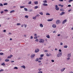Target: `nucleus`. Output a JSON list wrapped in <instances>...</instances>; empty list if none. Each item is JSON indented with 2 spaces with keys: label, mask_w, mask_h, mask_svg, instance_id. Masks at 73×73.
I'll return each mask as SVG.
<instances>
[{
  "label": "nucleus",
  "mask_w": 73,
  "mask_h": 73,
  "mask_svg": "<svg viewBox=\"0 0 73 73\" xmlns=\"http://www.w3.org/2000/svg\"><path fill=\"white\" fill-rule=\"evenodd\" d=\"M39 42H40V43H43V42H44V39H40L39 41Z\"/></svg>",
  "instance_id": "obj_1"
},
{
  "label": "nucleus",
  "mask_w": 73,
  "mask_h": 73,
  "mask_svg": "<svg viewBox=\"0 0 73 73\" xmlns=\"http://www.w3.org/2000/svg\"><path fill=\"white\" fill-rule=\"evenodd\" d=\"M61 56H62V53H61L60 54H58L57 55V57H60Z\"/></svg>",
  "instance_id": "obj_2"
},
{
  "label": "nucleus",
  "mask_w": 73,
  "mask_h": 73,
  "mask_svg": "<svg viewBox=\"0 0 73 73\" xmlns=\"http://www.w3.org/2000/svg\"><path fill=\"white\" fill-rule=\"evenodd\" d=\"M55 9L56 10H57V11H58V10H59V7H58V6L57 5H55Z\"/></svg>",
  "instance_id": "obj_3"
},
{
  "label": "nucleus",
  "mask_w": 73,
  "mask_h": 73,
  "mask_svg": "<svg viewBox=\"0 0 73 73\" xmlns=\"http://www.w3.org/2000/svg\"><path fill=\"white\" fill-rule=\"evenodd\" d=\"M39 50H39V49L37 48L35 49V53H37V52H39Z\"/></svg>",
  "instance_id": "obj_4"
},
{
  "label": "nucleus",
  "mask_w": 73,
  "mask_h": 73,
  "mask_svg": "<svg viewBox=\"0 0 73 73\" xmlns=\"http://www.w3.org/2000/svg\"><path fill=\"white\" fill-rule=\"evenodd\" d=\"M60 21L59 20H57L56 22V23L57 24H59V23H60Z\"/></svg>",
  "instance_id": "obj_5"
},
{
  "label": "nucleus",
  "mask_w": 73,
  "mask_h": 73,
  "mask_svg": "<svg viewBox=\"0 0 73 73\" xmlns=\"http://www.w3.org/2000/svg\"><path fill=\"white\" fill-rule=\"evenodd\" d=\"M66 21H67V19H65L63 21L62 23V24H65L66 23Z\"/></svg>",
  "instance_id": "obj_6"
},
{
  "label": "nucleus",
  "mask_w": 73,
  "mask_h": 73,
  "mask_svg": "<svg viewBox=\"0 0 73 73\" xmlns=\"http://www.w3.org/2000/svg\"><path fill=\"white\" fill-rule=\"evenodd\" d=\"M31 58H33V57H35V54H32L31 55Z\"/></svg>",
  "instance_id": "obj_7"
},
{
  "label": "nucleus",
  "mask_w": 73,
  "mask_h": 73,
  "mask_svg": "<svg viewBox=\"0 0 73 73\" xmlns=\"http://www.w3.org/2000/svg\"><path fill=\"white\" fill-rule=\"evenodd\" d=\"M52 27H53V28H56V25L55 24H53L52 26Z\"/></svg>",
  "instance_id": "obj_8"
},
{
  "label": "nucleus",
  "mask_w": 73,
  "mask_h": 73,
  "mask_svg": "<svg viewBox=\"0 0 73 73\" xmlns=\"http://www.w3.org/2000/svg\"><path fill=\"white\" fill-rule=\"evenodd\" d=\"M65 13L64 12H62L60 13V15L61 16H62V15H64Z\"/></svg>",
  "instance_id": "obj_9"
},
{
  "label": "nucleus",
  "mask_w": 73,
  "mask_h": 73,
  "mask_svg": "<svg viewBox=\"0 0 73 73\" xmlns=\"http://www.w3.org/2000/svg\"><path fill=\"white\" fill-rule=\"evenodd\" d=\"M60 11H62V12H64L65 11V10H64V9H61L60 10Z\"/></svg>",
  "instance_id": "obj_10"
},
{
  "label": "nucleus",
  "mask_w": 73,
  "mask_h": 73,
  "mask_svg": "<svg viewBox=\"0 0 73 73\" xmlns=\"http://www.w3.org/2000/svg\"><path fill=\"white\" fill-rule=\"evenodd\" d=\"M43 5H44V6H48V4L46 3H44V4H42Z\"/></svg>",
  "instance_id": "obj_11"
},
{
  "label": "nucleus",
  "mask_w": 73,
  "mask_h": 73,
  "mask_svg": "<svg viewBox=\"0 0 73 73\" xmlns=\"http://www.w3.org/2000/svg\"><path fill=\"white\" fill-rule=\"evenodd\" d=\"M21 68H24V69H25V66L24 65H23L22 66H21Z\"/></svg>",
  "instance_id": "obj_12"
},
{
  "label": "nucleus",
  "mask_w": 73,
  "mask_h": 73,
  "mask_svg": "<svg viewBox=\"0 0 73 73\" xmlns=\"http://www.w3.org/2000/svg\"><path fill=\"white\" fill-rule=\"evenodd\" d=\"M48 21H53V19H48L47 20Z\"/></svg>",
  "instance_id": "obj_13"
},
{
  "label": "nucleus",
  "mask_w": 73,
  "mask_h": 73,
  "mask_svg": "<svg viewBox=\"0 0 73 73\" xmlns=\"http://www.w3.org/2000/svg\"><path fill=\"white\" fill-rule=\"evenodd\" d=\"M71 56V53L69 54H68V57H70Z\"/></svg>",
  "instance_id": "obj_14"
},
{
  "label": "nucleus",
  "mask_w": 73,
  "mask_h": 73,
  "mask_svg": "<svg viewBox=\"0 0 73 73\" xmlns=\"http://www.w3.org/2000/svg\"><path fill=\"white\" fill-rule=\"evenodd\" d=\"M65 69V68H63L62 69V70H61V72H64V71Z\"/></svg>",
  "instance_id": "obj_15"
},
{
  "label": "nucleus",
  "mask_w": 73,
  "mask_h": 73,
  "mask_svg": "<svg viewBox=\"0 0 73 73\" xmlns=\"http://www.w3.org/2000/svg\"><path fill=\"white\" fill-rule=\"evenodd\" d=\"M35 4H38V1H36L34 2Z\"/></svg>",
  "instance_id": "obj_16"
},
{
  "label": "nucleus",
  "mask_w": 73,
  "mask_h": 73,
  "mask_svg": "<svg viewBox=\"0 0 73 73\" xmlns=\"http://www.w3.org/2000/svg\"><path fill=\"white\" fill-rule=\"evenodd\" d=\"M46 37H47V38H50V36H49V35H47L46 36Z\"/></svg>",
  "instance_id": "obj_17"
},
{
  "label": "nucleus",
  "mask_w": 73,
  "mask_h": 73,
  "mask_svg": "<svg viewBox=\"0 0 73 73\" xmlns=\"http://www.w3.org/2000/svg\"><path fill=\"white\" fill-rule=\"evenodd\" d=\"M1 65H3V66H5V64L4 63V62H3V63L1 64Z\"/></svg>",
  "instance_id": "obj_18"
},
{
  "label": "nucleus",
  "mask_w": 73,
  "mask_h": 73,
  "mask_svg": "<svg viewBox=\"0 0 73 73\" xmlns=\"http://www.w3.org/2000/svg\"><path fill=\"white\" fill-rule=\"evenodd\" d=\"M8 3H5L3 4V5H7Z\"/></svg>",
  "instance_id": "obj_19"
},
{
  "label": "nucleus",
  "mask_w": 73,
  "mask_h": 73,
  "mask_svg": "<svg viewBox=\"0 0 73 73\" xmlns=\"http://www.w3.org/2000/svg\"><path fill=\"white\" fill-rule=\"evenodd\" d=\"M39 14H40V15H43V13H42V12H40L39 13Z\"/></svg>",
  "instance_id": "obj_20"
},
{
  "label": "nucleus",
  "mask_w": 73,
  "mask_h": 73,
  "mask_svg": "<svg viewBox=\"0 0 73 73\" xmlns=\"http://www.w3.org/2000/svg\"><path fill=\"white\" fill-rule=\"evenodd\" d=\"M40 27H43V25L42 24H40Z\"/></svg>",
  "instance_id": "obj_21"
},
{
  "label": "nucleus",
  "mask_w": 73,
  "mask_h": 73,
  "mask_svg": "<svg viewBox=\"0 0 73 73\" xmlns=\"http://www.w3.org/2000/svg\"><path fill=\"white\" fill-rule=\"evenodd\" d=\"M0 6L3 7V5L1 3H0Z\"/></svg>",
  "instance_id": "obj_22"
},
{
  "label": "nucleus",
  "mask_w": 73,
  "mask_h": 73,
  "mask_svg": "<svg viewBox=\"0 0 73 73\" xmlns=\"http://www.w3.org/2000/svg\"><path fill=\"white\" fill-rule=\"evenodd\" d=\"M24 9H25V11H28V9L26 8H24Z\"/></svg>",
  "instance_id": "obj_23"
},
{
  "label": "nucleus",
  "mask_w": 73,
  "mask_h": 73,
  "mask_svg": "<svg viewBox=\"0 0 73 73\" xmlns=\"http://www.w3.org/2000/svg\"><path fill=\"white\" fill-rule=\"evenodd\" d=\"M13 12H15V10H12L10 11V13H13Z\"/></svg>",
  "instance_id": "obj_24"
},
{
  "label": "nucleus",
  "mask_w": 73,
  "mask_h": 73,
  "mask_svg": "<svg viewBox=\"0 0 73 73\" xmlns=\"http://www.w3.org/2000/svg\"><path fill=\"white\" fill-rule=\"evenodd\" d=\"M5 61L6 62H7L8 61H9V59H5Z\"/></svg>",
  "instance_id": "obj_25"
},
{
  "label": "nucleus",
  "mask_w": 73,
  "mask_h": 73,
  "mask_svg": "<svg viewBox=\"0 0 73 73\" xmlns=\"http://www.w3.org/2000/svg\"><path fill=\"white\" fill-rule=\"evenodd\" d=\"M64 47L65 48H68V46L67 45L65 46H64Z\"/></svg>",
  "instance_id": "obj_26"
},
{
  "label": "nucleus",
  "mask_w": 73,
  "mask_h": 73,
  "mask_svg": "<svg viewBox=\"0 0 73 73\" xmlns=\"http://www.w3.org/2000/svg\"><path fill=\"white\" fill-rule=\"evenodd\" d=\"M46 15H48V16H49L50 15V14H49V13H47L46 14Z\"/></svg>",
  "instance_id": "obj_27"
},
{
  "label": "nucleus",
  "mask_w": 73,
  "mask_h": 73,
  "mask_svg": "<svg viewBox=\"0 0 73 73\" xmlns=\"http://www.w3.org/2000/svg\"><path fill=\"white\" fill-rule=\"evenodd\" d=\"M37 17V16H36L35 17H33V19H36V17Z\"/></svg>",
  "instance_id": "obj_28"
},
{
  "label": "nucleus",
  "mask_w": 73,
  "mask_h": 73,
  "mask_svg": "<svg viewBox=\"0 0 73 73\" xmlns=\"http://www.w3.org/2000/svg\"><path fill=\"white\" fill-rule=\"evenodd\" d=\"M39 60V59L38 58H37L36 59V60H35L36 61H38Z\"/></svg>",
  "instance_id": "obj_29"
},
{
  "label": "nucleus",
  "mask_w": 73,
  "mask_h": 73,
  "mask_svg": "<svg viewBox=\"0 0 73 73\" xmlns=\"http://www.w3.org/2000/svg\"><path fill=\"white\" fill-rule=\"evenodd\" d=\"M46 56H49V54H48V53H46Z\"/></svg>",
  "instance_id": "obj_30"
},
{
  "label": "nucleus",
  "mask_w": 73,
  "mask_h": 73,
  "mask_svg": "<svg viewBox=\"0 0 73 73\" xmlns=\"http://www.w3.org/2000/svg\"><path fill=\"white\" fill-rule=\"evenodd\" d=\"M24 7H25V6H20V8H24Z\"/></svg>",
  "instance_id": "obj_31"
},
{
  "label": "nucleus",
  "mask_w": 73,
  "mask_h": 73,
  "mask_svg": "<svg viewBox=\"0 0 73 73\" xmlns=\"http://www.w3.org/2000/svg\"><path fill=\"white\" fill-rule=\"evenodd\" d=\"M38 8V6H36L35 7V9H37V8Z\"/></svg>",
  "instance_id": "obj_32"
},
{
  "label": "nucleus",
  "mask_w": 73,
  "mask_h": 73,
  "mask_svg": "<svg viewBox=\"0 0 73 73\" xmlns=\"http://www.w3.org/2000/svg\"><path fill=\"white\" fill-rule=\"evenodd\" d=\"M4 54V53L2 52H1L0 53V55H3Z\"/></svg>",
  "instance_id": "obj_33"
},
{
  "label": "nucleus",
  "mask_w": 73,
  "mask_h": 73,
  "mask_svg": "<svg viewBox=\"0 0 73 73\" xmlns=\"http://www.w3.org/2000/svg\"><path fill=\"white\" fill-rule=\"evenodd\" d=\"M28 3L29 4H31V3H32V1H29Z\"/></svg>",
  "instance_id": "obj_34"
},
{
  "label": "nucleus",
  "mask_w": 73,
  "mask_h": 73,
  "mask_svg": "<svg viewBox=\"0 0 73 73\" xmlns=\"http://www.w3.org/2000/svg\"><path fill=\"white\" fill-rule=\"evenodd\" d=\"M14 69H18V68L17 67H15L14 68Z\"/></svg>",
  "instance_id": "obj_35"
},
{
  "label": "nucleus",
  "mask_w": 73,
  "mask_h": 73,
  "mask_svg": "<svg viewBox=\"0 0 73 73\" xmlns=\"http://www.w3.org/2000/svg\"><path fill=\"white\" fill-rule=\"evenodd\" d=\"M43 3H47V1H46V0H45L44 1H43Z\"/></svg>",
  "instance_id": "obj_36"
},
{
  "label": "nucleus",
  "mask_w": 73,
  "mask_h": 73,
  "mask_svg": "<svg viewBox=\"0 0 73 73\" xmlns=\"http://www.w3.org/2000/svg\"><path fill=\"white\" fill-rule=\"evenodd\" d=\"M66 59H67L68 60H69L70 59V57H68V58H66Z\"/></svg>",
  "instance_id": "obj_37"
},
{
  "label": "nucleus",
  "mask_w": 73,
  "mask_h": 73,
  "mask_svg": "<svg viewBox=\"0 0 73 73\" xmlns=\"http://www.w3.org/2000/svg\"><path fill=\"white\" fill-rule=\"evenodd\" d=\"M43 56H44V55L43 54H41L40 55V57H42Z\"/></svg>",
  "instance_id": "obj_38"
},
{
  "label": "nucleus",
  "mask_w": 73,
  "mask_h": 73,
  "mask_svg": "<svg viewBox=\"0 0 73 73\" xmlns=\"http://www.w3.org/2000/svg\"><path fill=\"white\" fill-rule=\"evenodd\" d=\"M17 25H21V24L20 23H17Z\"/></svg>",
  "instance_id": "obj_39"
},
{
  "label": "nucleus",
  "mask_w": 73,
  "mask_h": 73,
  "mask_svg": "<svg viewBox=\"0 0 73 73\" xmlns=\"http://www.w3.org/2000/svg\"><path fill=\"white\" fill-rule=\"evenodd\" d=\"M25 17L28 18V16L27 15H26L25 16Z\"/></svg>",
  "instance_id": "obj_40"
},
{
  "label": "nucleus",
  "mask_w": 73,
  "mask_h": 73,
  "mask_svg": "<svg viewBox=\"0 0 73 73\" xmlns=\"http://www.w3.org/2000/svg\"><path fill=\"white\" fill-rule=\"evenodd\" d=\"M11 58V57L9 56L7 57V59H9V58Z\"/></svg>",
  "instance_id": "obj_41"
},
{
  "label": "nucleus",
  "mask_w": 73,
  "mask_h": 73,
  "mask_svg": "<svg viewBox=\"0 0 73 73\" xmlns=\"http://www.w3.org/2000/svg\"><path fill=\"white\" fill-rule=\"evenodd\" d=\"M25 25V28H27V25Z\"/></svg>",
  "instance_id": "obj_42"
},
{
  "label": "nucleus",
  "mask_w": 73,
  "mask_h": 73,
  "mask_svg": "<svg viewBox=\"0 0 73 73\" xmlns=\"http://www.w3.org/2000/svg\"><path fill=\"white\" fill-rule=\"evenodd\" d=\"M34 35L35 37H37V34H35Z\"/></svg>",
  "instance_id": "obj_43"
},
{
  "label": "nucleus",
  "mask_w": 73,
  "mask_h": 73,
  "mask_svg": "<svg viewBox=\"0 0 73 73\" xmlns=\"http://www.w3.org/2000/svg\"><path fill=\"white\" fill-rule=\"evenodd\" d=\"M1 14H2V13H4V11H1Z\"/></svg>",
  "instance_id": "obj_44"
},
{
  "label": "nucleus",
  "mask_w": 73,
  "mask_h": 73,
  "mask_svg": "<svg viewBox=\"0 0 73 73\" xmlns=\"http://www.w3.org/2000/svg\"><path fill=\"white\" fill-rule=\"evenodd\" d=\"M33 11V9H31L29 10V12H32Z\"/></svg>",
  "instance_id": "obj_45"
},
{
  "label": "nucleus",
  "mask_w": 73,
  "mask_h": 73,
  "mask_svg": "<svg viewBox=\"0 0 73 73\" xmlns=\"http://www.w3.org/2000/svg\"><path fill=\"white\" fill-rule=\"evenodd\" d=\"M40 15L39 14L38 15H36V17H38V16H40Z\"/></svg>",
  "instance_id": "obj_46"
},
{
  "label": "nucleus",
  "mask_w": 73,
  "mask_h": 73,
  "mask_svg": "<svg viewBox=\"0 0 73 73\" xmlns=\"http://www.w3.org/2000/svg\"><path fill=\"white\" fill-rule=\"evenodd\" d=\"M39 60H42L43 58L42 57L39 58Z\"/></svg>",
  "instance_id": "obj_47"
},
{
  "label": "nucleus",
  "mask_w": 73,
  "mask_h": 73,
  "mask_svg": "<svg viewBox=\"0 0 73 73\" xmlns=\"http://www.w3.org/2000/svg\"><path fill=\"white\" fill-rule=\"evenodd\" d=\"M31 39H33V36H31L30 37Z\"/></svg>",
  "instance_id": "obj_48"
},
{
  "label": "nucleus",
  "mask_w": 73,
  "mask_h": 73,
  "mask_svg": "<svg viewBox=\"0 0 73 73\" xmlns=\"http://www.w3.org/2000/svg\"><path fill=\"white\" fill-rule=\"evenodd\" d=\"M4 11H5V12H7V11H8V10H7V9L5 10H4Z\"/></svg>",
  "instance_id": "obj_49"
},
{
  "label": "nucleus",
  "mask_w": 73,
  "mask_h": 73,
  "mask_svg": "<svg viewBox=\"0 0 73 73\" xmlns=\"http://www.w3.org/2000/svg\"><path fill=\"white\" fill-rule=\"evenodd\" d=\"M73 1V0H69V1H68V2L69 3H70V1Z\"/></svg>",
  "instance_id": "obj_50"
},
{
  "label": "nucleus",
  "mask_w": 73,
  "mask_h": 73,
  "mask_svg": "<svg viewBox=\"0 0 73 73\" xmlns=\"http://www.w3.org/2000/svg\"><path fill=\"white\" fill-rule=\"evenodd\" d=\"M51 61L52 62H54V60H51Z\"/></svg>",
  "instance_id": "obj_51"
},
{
  "label": "nucleus",
  "mask_w": 73,
  "mask_h": 73,
  "mask_svg": "<svg viewBox=\"0 0 73 73\" xmlns=\"http://www.w3.org/2000/svg\"><path fill=\"white\" fill-rule=\"evenodd\" d=\"M68 7H71V5H68Z\"/></svg>",
  "instance_id": "obj_52"
},
{
  "label": "nucleus",
  "mask_w": 73,
  "mask_h": 73,
  "mask_svg": "<svg viewBox=\"0 0 73 73\" xmlns=\"http://www.w3.org/2000/svg\"><path fill=\"white\" fill-rule=\"evenodd\" d=\"M0 71L1 72H3V71H4V70L3 69H1L0 70Z\"/></svg>",
  "instance_id": "obj_53"
},
{
  "label": "nucleus",
  "mask_w": 73,
  "mask_h": 73,
  "mask_svg": "<svg viewBox=\"0 0 73 73\" xmlns=\"http://www.w3.org/2000/svg\"><path fill=\"white\" fill-rule=\"evenodd\" d=\"M38 70H39V71H40V70H41V68H38Z\"/></svg>",
  "instance_id": "obj_54"
},
{
  "label": "nucleus",
  "mask_w": 73,
  "mask_h": 73,
  "mask_svg": "<svg viewBox=\"0 0 73 73\" xmlns=\"http://www.w3.org/2000/svg\"><path fill=\"white\" fill-rule=\"evenodd\" d=\"M44 52H48V50H45Z\"/></svg>",
  "instance_id": "obj_55"
},
{
  "label": "nucleus",
  "mask_w": 73,
  "mask_h": 73,
  "mask_svg": "<svg viewBox=\"0 0 73 73\" xmlns=\"http://www.w3.org/2000/svg\"><path fill=\"white\" fill-rule=\"evenodd\" d=\"M60 45H63V44L62 42H61L60 43Z\"/></svg>",
  "instance_id": "obj_56"
},
{
  "label": "nucleus",
  "mask_w": 73,
  "mask_h": 73,
  "mask_svg": "<svg viewBox=\"0 0 73 73\" xmlns=\"http://www.w3.org/2000/svg\"><path fill=\"white\" fill-rule=\"evenodd\" d=\"M59 52H61V49H59Z\"/></svg>",
  "instance_id": "obj_57"
},
{
  "label": "nucleus",
  "mask_w": 73,
  "mask_h": 73,
  "mask_svg": "<svg viewBox=\"0 0 73 73\" xmlns=\"http://www.w3.org/2000/svg\"><path fill=\"white\" fill-rule=\"evenodd\" d=\"M35 41H38V39H36V40H35Z\"/></svg>",
  "instance_id": "obj_58"
},
{
  "label": "nucleus",
  "mask_w": 73,
  "mask_h": 73,
  "mask_svg": "<svg viewBox=\"0 0 73 73\" xmlns=\"http://www.w3.org/2000/svg\"><path fill=\"white\" fill-rule=\"evenodd\" d=\"M3 32H6V30H3Z\"/></svg>",
  "instance_id": "obj_59"
},
{
  "label": "nucleus",
  "mask_w": 73,
  "mask_h": 73,
  "mask_svg": "<svg viewBox=\"0 0 73 73\" xmlns=\"http://www.w3.org/2000/svg\"><path fill=\"white\" fill-rule=\"evenodd\" d=\"M34 38L35 39H36V38H37V36H36V37H34Z\"/></svg>",
  "instance_id": "obj_60"
},
{
  "label": "nucleus",
  "mask_w": 73,
  "mask_h": 73,
  "mask_svg": "<svg viewBox=\"0 0 73 73\" xmlns=\"http://www.w3.org/2000/svg\"><path fill=\"white\" fill-rule=\"evenodd\" d=\"M60 1H63V0H59Z\"/></svg>",
  "instance_id": "obj_61"
},
{
  "label": "nucleus",
  "mask_w": 73,
  "mask_h": 73,
  "mask_svg": "<svg viewBox=\"0 0 73 73\" xmlns=\"http://www.w3.org/2000/svg\"><path fill=\"white\" fill-rule=\"evenodd\" d=\"M72 11V9H70L68 11V12H70V11Z\"/></svg>",
  "instance_id": "obj_62"
},
{
  "label": "nucleus",
  "mask_w": 73,
  "mask_h": 73,
  "mask_svg": "<svg viewBox=\"0 0 73 73\" xmlns=\"http://www.w3.org/2000/svg\"><path fill=\"white\" fill-rule=\"evenodd\" d=\"M38 62H41V60H39L38 61Z\"/></svg>",
  "instance_id": "obj_63"
},
{
  "label": "nucleus",
  "mask_w": 73,
  "mask_h": 73,
  "mask_svg": "<svg viewBox=\"0 0 73 73\" xmlns=\"http://www.w3.org/2000/svg\"><path fill=\"white\" fill-rule=\"evenodd\" d=\"M42 63H40L39 64V65H42Z\"/></svg>",
  "instance_id": "obj_64"
}]
</instances>
